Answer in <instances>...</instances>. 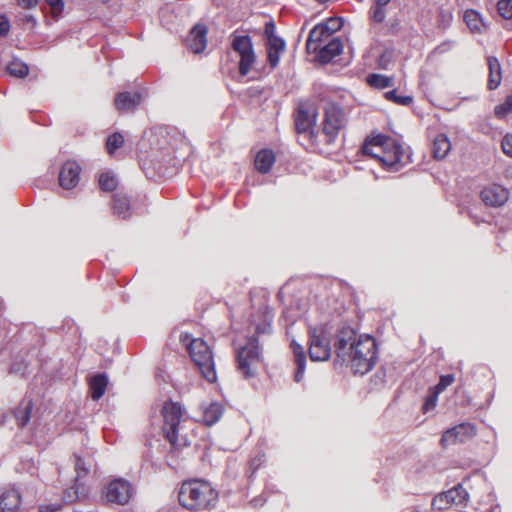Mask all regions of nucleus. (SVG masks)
I'll list each match as a JSON object with an SVG mask.
<instances>
[{
  "mask_svg": "<svg viewBox=\"0 0 512 512\" xmlns=\"http://www.w3.org/2000/svg\"><path fill=\"white\" fill-rule=\"evenodd\" d=\"M480 197L487 206L500 207L508 201L509 191L501 185L492 184L481 191Z\"/></svg>",
  "mask_w": 512,
  "mask_h": 512,
  "instance_id": "ddd939ff",
  "label": "nucleus"
},
{
  "mask_svg": "<svg viewBox=\"0 0 512 512\" xmlns=\"http://www.w3.org/2000/svg\"><path fill=\"white\" fill-rule=\"evenodd\" d=\"M387 137L388 136L378 134L371 139H367L362 146V153L378 160L381 163L385 149L384 144H386Z\"/></svg>",
  "mask_w": 512,
  "mask_h": 512,
  "instance_id": "f3484780",
  "label": "nucleus"
},
{
  "mask_svg": "<svg viewBox=\"0 0 512 512\" xmlns=\"http://www.w3.org/2000/svg\"><path fill=\"white\" fill-rule=\"evenodd\" d=\"M385 373L382 370H379L375 373L373 381L376 385L385 383Z\"/></svg>",
  "mask_w": 512,
  "mask_h": 512,
  "instance_id": "864d4df0",
  "label": "nucleus"
},
{
  "mask_svg": "<svg viewBox=\"0 0 512 512\" xmlns=\"http://www.w3.org/2000/svg\"><path fill=\"white\" fill-rule=\"evenodd\" d=\"M321 24L323 25L326 32L332 36V34L342 28L343 19L341 17H331Z\"/></svg>",
  "mask_w": 512,
  "mask_h": 512,
  "instance_id": "4c0bfd02",
  "label": "nucleus"
},
{
  "mask_svg": "<svg viewBox=\"0 0 512 512\" xmlns=\"http://www.w3.org/2000/svg\"><path fill=\"white\" fill-rule=\"evenodd\" d=\"M99 185L104 191H112L117 186V180L114 175L104 172L99 176Z\"/></svg>",
  "mask_w": 512,
  "mask_h": 512,
  "instance_id": "c9c22d12",
  "label": "nucleus"
},
{
  "mask_svg": "<svg viewBox=\"0 0 512 512\" xmlns=\"http://www.w3.org/2000/svg\"><path fill=\"white\" fill-rule=\"evenodd\" d=\"M275 162V154L270 149L260 150L254 160V165L257 171L260 173H268Z\"/></svg>",
  "mask_w": 512,
  "mask_h": 512,
  "instance_id": "5701e85b",
  "label": "nucleus"
},
{
  "mask_svg": "<svg viewBox=\"0 0 512 512\" xmlns=\"http://www.w3.org/2000/svg\"><path fill=\"white\" fill-rule=\"evenodd\" d=\"M290 347L292 349V352L294 354V360L296 364V372L294 375L295 382L299 383L305 373V366H306V356L303 347L297 343L295 340H293L290 344Z\"/></svg>",
  "mask_w": 512,
  "mask_h": 512,
  "instance_id": "a211bd4d",
  "label": "nucleus"
},
{
  "mask_svg": "<svg viewBox=\"0 0 512 512\" xmlns=\"http://www.w3.org/2000/svg\"><path fill=\"white\" fill-rule=\"evenodd\" d=\"M108 385V379L104 374H98L90 380L91 397L94 400H99L105 393Z\"/></svg>",
  "mask_w": 512,
  "mask_h": 512,
  "instance_id": "a878e982",
  "label": "nucleus"
},
{
  "mask_svg": "<svg viewBox=\"0 0 512 512\" xmlns=\"http://www.w3.org/2000/svg\"><path fill=\"white\" fill-rule=\"evenodd\" d=\"M497 9L504 19H512V0H499L497 3Z\"/></svg>",
  "mask_w": 512,
  "mask_h": 512,
  "instance_id": "79ce46f5",
  "label": "nucleus"
},
{
  "mask_svg": "<svg viewBox=\"0 0 512 512\" xmlns=\"http://www.w3.org/2000/svg\"><path fill=\"white\" fill-rule=\"evenodd\" d=\"M501 146L504 154L512 158V134L503 137Z\"/></svg>",
  "mask_w": 512,
  "mask_h": 512,
  "instance_id": "a18cd8bd",
  "label": "nucleus"
},
{
  "mask_svg": "<svg viewBox=\"0 0 512 512\" xmlns=\"http://www.w3.org/2000/svg\"><path fill=\"white\" fill-rule=\"evenodd\" d=\"M391 0H374L379 6H387Z\"/></svg>",
  "mask_w": 512,
  "mask_h": 512,
  "instance_id": "4d7b16f0",
  "label": "nucleus"
},
{
  "mask_svg": "<svg viewBox=\"0 0 512 512\" xmlns=\"http://www.w3.org/2000/svg\"><path fill=\"white\" fill-rule=\"evenodd\" d=\"M384 152L382 158V166L388 171L397 172L402 166V158L404 151L402 146L394 139L387 137L384 144Z\"/></svg>",
  "mask_w": 512,
  "mask_h": 512,
  "instance_id": "9b49d317",
  "label": "nucleus"
},
{
  "mask_svg": "<svg viewBox=\"0 0 512 512\" xmlns=\"http://www.w3.org/2000/svg\"><path fill=\"white\" fill-rule=\"evenodd\" d=\"M476 434V428L472 423L463 422L447 429L441 437L442 446L446 447L457 442H464Z\"/></svg>",
  "mask_w": 512,
  "mask_h": 512,
  "instance_id": "f8f14e48",
  "label": "nucleus"
},
{
  "mask_svg": "<svg viewBox=\"0 0 512 512\" xmlns=\"http://www.w3.org/2000/svg\"><path fill=\"white\" fill-rule=\"evenodd\" d=\"M113 210L121 218L129 215V201L125 196L115 195L113 198Z\"/></svg>",
  "mask_w": 512,
  "mask_h": 512,
  "instance_id": "c756f323",
  "label": "nucleus"
},
{
  "mask_svg": "<svg viewBox=\"0 0 512 512\" xmlns=\"http://www.w3.org/2000/svg\"><path fill=\"white\" fill-rule=\"evenodd\" d=\"M309 343V356L312 361H326L330 358V339L323 326L309 329Z\"/></svg>",
  "mask_w": 512,
  "mask_h": 512,
  "instance_id": "6e6552de",
  "label": "nucleus"
},
{
  "mask_svg": "<svg viewBox=\"0 0 512 512\" xmlns=\"http://www.w3.org/2000/svg\"><path fill=\"white\" fill-rule=\"evenodd\" d=\"M50 8L51 16L54 20H59L65 9L64 0H44Z\"/></svg>",
  "mask_w": 512,
  "mask_h": 512,
  "instance_id": "f704fd0d",
  "label": "nucleus"
},
{
  "mask_svg": "<svg viewBox=\"0 0 512 512\" xmlns=\"http://www.w3.org/2000/svg\"><path fill=\"white\" fill-rule=\"evenodd\" d=\"M40 0H16L17 5L25 10H32L35 9Z\"/></svg>",
  "mask_w": 512,
  "mask_h": 512,
  "instance_id": "de8ad7c7",
  "label": "nucleus"
},
{
  "mask_svg": "<svg viewBox=\"0 0 512 512\" xmlns=\"http://www.w3.org/2000/svg\"><path fill=\"white\" fill-rule=\"evenodd\" d=\"M447 492H453V494L448 498L450 506H455L458 509H462L468 505L469 494L461 484L456 485Z\"/></svg>",
  "mask_w": 512,
  "mask_h": 512,
  "instance_id": "393cba45",
  "label": "nucleus"
},
{
  "mask_svg": "<svg viewBox=\"0 0 512 512\" xmlns=\"http://www.w3.org/2000/svg\"><path fill=\"white\" fill-rule=\"evenodd\" d=\"M487 66L489 71L488 89L495 90L501 83L502 70L499 60L494 56L487 57Z\"/></svg>",
  "mask_w": 512,
  "mask_h": 512,
  "instance_id": "aec40b11",
  "label": "nucleus"
},
{
  "mask_svg": "<svg viewBox=\"0 0 512 512\" xmlns=\"http://www.w3.org/2000/svg\"><path fill=\"white\" fill-rule=\"evenodd\" d=\"M263 455L259 456V457H255L253 458L250 463H249V470L251 471V474L250 476H252L256 471L257 469L262 465L263 463Z\"/></svg>",
  "mask_w": 512,
  "mask_h": 512,
  "instance_id": "8fccbe9b",
  "label": "nucleus"
},
{
  "mask_svg": "<svg viewBox=\"0 0 512 512\" xmlns=\"http://www.w3.org/2000/svg\"><path fill=\"white\" fill-rule=\"evenodd\" d=\"M180 505L191 512L211 511L219 502V492L204 479L184 481L178 492Z\"/></svg>",
  "mask_w": 512,
  "mask_h": 512,
  "instance_id": "7ed1b4c3",
  "label": "nucleus"
},
{
  "mask_svg": "<svg viewBox=\"0 0 512 512\" xmlns=\"http://www.w3.org/2000/svg\"><path fill=\"white\" fill-rule=\"evenodd\" d=\"M24 21L27 23V24H30L32 27H35L36 24H37V20L34 16L32 15H26L24 17Z\"/></svg>",
  "mask_w": 512,
  "mask_h": 512,
  "instance_id": "6e6d98bb",
  "label": "nucleus"
},
{
  "mask_svg": "<svg viewBox=\"0 0 512 512\" xmlns=\"http://www.w3.org/2000/svg\"><path fill=\"white\" fill-rule=\"evenodd\" d=\"M230 41L233 52L239 57V74L245 77L249 74L256 62L252 39L247 34H237L234 32L230 35Z\"/></svg>",
  "mask_w": 512,
  "mask_h": 512,
  "instance_id": "423d86ee",
  "label": "nucleus"
},
{
  "mask_svg": "<svg viewBox=\"0 0 512 512\" xmlns=\"http://www.w3.org/2000/svg\"><path fill=\"white\" fill-rule=\"evenodd\" d=\"M124 138L119 133L110 135L107 139L106 146L109 154H113L118 148L122 146Z\"/></svg>",
  "mask_w": 512,
  "mask_h": 512,
  "instance_id": "58836bf2",
  "label": "nucleus"
},
{
  "mask_svg": "<svg viewBox=\"0 0 512 512\" xmlns=\"http://www.w3.org/2000/svg\"><path fill=\"white\" fill-rule=\"evenodd\" d=\"M21 497L17 490L8 489L0 497L1 512H15L20 505Z\"/></svg>",
  "mask_w": 512,
  "mask_h": 512,
  "instance_id": "412c9836",
  "label": "nucleus"
},
{
  "mask_svg": "<svg viewBox=\"0 0 512 512\" xmlns=\"http://www.w3.org/2000/svg\"><path fill=\"white\" fill-rule=\"evenodd\" d=\"M313 52L317 54L320 62L328 63L343 51V44L339 38H332L324 45H314Z\"/></svg>",
  "mask_w": 512,
  "mask_h": 512,
  "instance_id": "dca6fc26",
  "label": "nucleus"
},
{
  "mask_svg": "<svg viewBox=\"0 0 512 512\" xmlns=\"http://www.w3.org/2000/svg\"><path fill=\"white\" fill-rule=\"evenodd\" d=\"M438 17L440 19L441 25H448L450 20L452 19V14L448 10L440 9Z\"/></svg>",
  "mask_w": 512,
  "mask_h": 512,
  "instance_id": "3c124183",
  "label": "nucleus"
},
{
  "mask_svg": "<svg viewBox=\"0 0 512 512\" xmlns=\"http://www.w3.org/2000/svg\"><path fill=\"white\" fill-rule=\"evenodd\" d=\"M385 7L374 2L368 12L369 18L375 23H382L386 17Z\"/></svg>",
  "mask_w": 512,
  "mask_h": 512,
  "instance_id": "e433bc0d",
  "label": "nucleus"
},
{
  "mask_svg": "<svg viewBox=\"0 0 512 512\" xmlns=\"http://www.w3.org/2000/svg\"><path fill=\"white\" fill-rule=\"evenodd\" d=\"M273 311L267 305H261L251 315V325L255 327V334L247 337L245 343L233 341L238 372L244 378H252L257 373V367L262 362V348L259 336L272 333Z\"/></svg>",
  "mask_w": 512,
  "mask_h": 512,
  "instance_id": "f257e3e1",
  "label": "nucleus"
},
{
  "mask_svg": "<svg viewBox=\"0 0 512 512\" xmlns=\"http://www.w3.org/2000/svg\"><path fill=\"white\" fill-rule=\"evenodd\" d=\"M7 71L12 76L23 78L28 75L29 68L27 64L20 59H13L7 65Z\"/></svg>",
  "mask_w": 512,
  "mask_h": 512,
  "instance_id": "c85d7f7f",
  "label": "nucleus"
},
{
  "mask_svg": "<svg viewBox=\"0 0 512 512\" xmlns=\"http://www.w3.org/2000/svg\"><path fill=\"white\" fill-rule=\"evenodd\" d=\"M368 83L372 87L384 89L392 86V79L381 74H370L368 76Z\"/></svg>",
  "mask_w": 512,
  "mask_h": 512,
  "instance_id": "2f4dec72",
  "label": "nucleus"
},
{
  "mask_svg": "<svg viewBox=\"0 0 512 512\" xmlns=\"http://www.w3.org/2000/svg\"><path fill=\"white\" fill-rule=\"evenodd\" d=\"M387 33L390 35L398 36L403 31V26L400 19L390 18L386 23Z\"/></svg>",
  "mask_w": 512,
  "mask_h": 512,
  "instance_id": "37998d69",
  "label": "nucleus"
},
{
  "mask_svg": "<svg viewBox=\"0 0 512 512\" xmlns=\"http://www.w3.org/2000/svg\"><path fill=\"white\" fill-rule=\"evenodd\" d=\"M453 492H443L441 494L436 495L431 503L433 510L442 511L450 507L448 498L451 496Z\"/></svg>",
  "mask_w": 512,
  "mask_h": 512,
  "instance_id": "72a5a7b5",
  "label": "nucleus"
},
{
  "mask_svg": "<svg viewBox=\"0 0 512 512\" xmlns=\"http://www.w3.org/2000/svg\"><path fill=\"white\" fill-rule=\"evenodd\" d=\"M439 392L433 389L432 387L429 388L428 393L424 399V403L422 405V411L423 413H428L429 411L433 410L438 401Z\"/></svg>",
  "mask_w": 512,
  "mask_h": 512,
  "instance_id": "473e14b6",
  "label": "nucleus"
},
{
  "mask_svg": "<svg viewBox=\"0 0 512 512\" xmlns=\"http://www.w3.org/2000/svg\"><path fill=\"white\" fill-rule=\"evenodd\" d=\"M133 494L134 489L127 480L116 478L109 482L103 495L110 503L125 505L130 501Z\"/></svg>",
  "mask_w": 512,
  "mask_h": 512,
  "instance_id": "9d476101",
  "label": "nucleus"
},
{
  "mask_svg": "<svg viewBox=\"0 0 512 512\" xmlns=\"http://www.w3.org/2000/svg\"><path fill=\"white\" fill-rule=\"evenodd\" d=\"M464 21L471 31H480L482 19L476 10L470 9L465 11Z\"/></svg>",
  "mask_w": 512,
  "mask_h": 512,
  "instance_id": "7c9ffc66",
  "label": "nucleus"
},
{
  "mask_svg": "<svg viewBox=\"0 0 512 512\" xmlns=\"http://www.w3.org/2000/svg\"><path fill=\"white\" fill-rule=\"evenodd\" d=\"M222 414V405L218 402H212L203 411V421L207 426H212L221 419Z\"/></svg>",
  "mask_w": 512,
  "mask_h": 512,
  "instance_id": "bb28decb",
  "label": "nucleus"
},
{
  "mask_svg": "<svg viewBox=\"0 0 512 512\" xmlns=\"http://www.w3.org/2000/svg\"><path fill=\"white\" fill-rule=\"evenodd\" d=\"M451 150V143L445 134H439L435 137L432 146L433 157L437 160L444 159Z\"/></svg>",
  "mask_w": 512,
  "mask_h": 512,
  "instance_id": "b1692460",
  "label": "nucleus"
},
{
  "mask_svg": "<svg viewBox=\"0 0 512 512\" xmlns=\"http://www.w3.org/2000/svg\"><path fill=\"white\" fill-rule=\"evenodd\" d=\"M76 468H77V469H80V460H78V461H77V463H76Z\"/></svg>",
  "mask_w": 512,
  "mask_h": 512,
  "instance_id": "bf43d9fd",
  "label": "nucleus"
},
{
  "mask_svg": "<svg viewBox=\"0 0 512 512\" xmlns=\"http://www.w3.org/2000/svg\"><path fill=\"white\" fill-rule=\"evenodd\" d=\"M385 98L389 101H393L396 104L404 106L410 105L413 102V98L411 96H399L397 95L396 90L386 92Z\"/></svg>",
  "mask_w": 512,
  "mask_h": 512,
  "instance_id": "ea45409f",
  "label": "nucleus"
},
{
  "mask_svg": "<svg viewBox=\"0 0 512 512\" xmlns=\"http://www.w3.org/2000/svg\"><path fill=\"white\" fill-rule=\"evenodd\" d=\"M80 166L74 161L63 164L59 173V183L64 189L74 188L80 180Z\"/></svg>",
  "mask_w": 512,
  "mask_h": 512,
  "instance_id": "2eb2a0df",
  "label": "nucleus"
},
{
  "mask_svg": "<svg viewBox=\"0 0 512 512\" xmlns=\"http://www.w3.org/2000/svg\"><path fill=\"white\" fill-rule=\"evenodd\" d=\"M9 28L10 24L8 19L5 16L0 15V37L5 36L8 33Z\"/></svg>",
  "mask_w": 512,
  "mask_h": 512,
  "instance_id": "603ef678",
  "label": "nucleus"
},
{
  "mask_svg": "<svg viewBox=\"0 0 512 512\" xmlns=\"http://www.w3.org/2000/svg\"><path fill=\"white\" fill-rule=\"evenodd\" d=\"M141 102L139 93L122 92L115 98V106L120 111H129L138 106Z\"/></svg>",
  "mask_w": 512,
  "mask_h": 512,
  "instance_id": "4be33fe9",
  "label": "nucleus"
},
{
  "mask_svg": "<svg viewBox=\"0 0 512 512\" xmlns=\"http://www.w3.org/2000/svg\"><path fill=\"white\" fill-rule=\"evenodd\" d=\"M161 414L163 416V432L166 439L174 447L188 445L187 436L183 433V423L188 419L184 409L178 402H165Z\"/></svg>",
  "mask_w": 512,
  "mask_h": 512,
  "instance_id": "20e7f679",
  "label": "nucleus"
},
{
  "mask_svg": "<svg viewBox=\"0 0 512 512\" xmlns=\"http://www.w3.org/2000/svg\"><path fill=\"white\" fill-rule=\"evenodd\" d=\"M207 28L204 25H195L186 38L187 48L194 54L203 52L207 46Z\"/></svg>",
  "mask_w": 512,
  "mask_h": 512,
  "instance_id": "4468645a",
  "label": "nucleus"
},
{
  "mask_svg": "<svg viewBox=\"0 0 512 512\" xmlns=\"http://www.w3.org/2000/svg\"><path fill=\"white\" fill-rule=\"evenodd\" d=\"M180 341L186 346L195 365L200 369L203 377L209 381L216 380V372L208 345L200 338H193L190 334H181Z\"/></svg>",
  "mask_w": 512,
  "mask_h": 512,
  "instance_id": "39448f33",
  "label": "nucleus"
},
{
  "mask_svg": "<svg viewBox=\"0 0 512 512\" xmlns=\"http://www.w3.org/2000/svg\"><path fill=\"white\" fill-rule=\"evenodd\" d=\"M266 46L268 63L274 69L279 63L280 54L285 50V41L282 38H272L271 42L266 43Z\"/></svg>",
  "mask_w": 512,
  "mask_h": 512,
  "instance_id": "6ab92c4d",
  "label": "nucleus"
},
{
  "mask_svg": "<svg viewBox=\"0 0 512 512\" xmlns=\"http://www.w3.org/2000/svg\"><path fill=\"white\" fill-rule=\"evenodd\" d=\"M316 119V109L308 103H300L294 116L295 129L297 133L306 135L312 139L314 137Z\"/></svg>",
  "mask_w": 512,
  "mask_h": 512,
  "instance_id": "1a4fd4ad",
  "label": "nucleus"
},
{
  "mask_svg": "<svg viewBox=\"0 0 512 512\" xmlns=\"http://www.w3.org/2000/svg\"><path fill=\"white\" fill-rule=\"evenodd\" d=\"M275 30L276 27L274 22L270 21L265 24L264 34L266 36L267 42H271L272 38H279L278 36L275 35Z\"/></svg>",
  "mask_w": 512,
  "mask_h": 512,
  "instance_id": "49530a36",
  "label": "nucleus"
},
{
  "mask_svg": "<svg viewBox=\"0 0 512 512\" xmlns=\"http://www.w3.org/2000/svg\"><path fill=\"white\" fill-rule=\"evenodd\" d=\"M331 35L326 32L322 24L316 25L309 33L307 39V49L313 50L314 45H321L322 42L330 38Z\"/></svg>",
  "mask_w": 512,
  "mask_h": 512,
  "instance_id": "cd10ccee",
  "label": "nucleus"
},
{
  "mask_svg": "<svg viewBox=\"0 0 512 512\" xmlns=\"http://www.w3.org/2000/svg\"><path fill=\"white\" fill-rule=\"evenodd\" d=\"M342 363H349L354 374L368 373L377 360V344L370 335H360L350 327L342 328L334 343Z\"/></svg>",
  "mask_w": 512,
  "mask_h": 512,
  "instance_id": "f03ea898",
  "label": "nucleus"
},
{
  "mask_svg": "<svg viewBox=\"0 0 512 512\" xmlns=\"http://www.w3.org/2000/svg\"><path fill=\"white\" fill-rule=\"evenodd\" d=\"M346 124V116L343 109L335 103H328L324 108L322 132L326 136V142L331 144L337 138L340 130Z\"/></svg>",
  "mask_w": 512,
  "mask_h": 512,
  "instance_id": "0eeeda50",
  "label": "nucleus"
},
{
  "mask_svg": "<svg viewBox=\"0 0 512 512\" xmlns=\"http://www.w3.org/2000/svg\"><path fill=\"white\" fill-rule=\"evenodd\" d=\"M31 406L27 405L21 415L17 416L18 422L21 426L26 425L30 420Z\"/></svg>",
  "mask_w": 512,
  "mask_h": 512,
  "instance_id": "09e8293b",
  "label": "nucleus"
},
{
  "mask_svg": "<svg viewBox=\"0 0 512 512\" xmlns=\"http://www.w3.org/2000/svg\"><path fill=\"white\" fill-rule=\"evenodd\" d=\"M509 113H512V94L507 96L504 103L495 107V115L499 118H503Z\"/></svg>",
  "mask_w": 512,
  "mask_h": 512,
  "instance_id": "a19ab883",
  "label": "nucleus"
},
{
  "mask_svg": "<svg viewBox=\"0 0 512 512\" xmlns=\"http://www.w3.org/2000/svg\"><path fill=\"white\" fill-rule=\"evenodd\" d=\"M60 508L59 505H45V506H40V509H39V512H56L58 511Z\"/></svg>",
  "mask_w": 512,
  "mask_h": 512,
  "instance_id": "5fc2aeb1",
  "label": "nucleus"
},
{
  "mask_svg": "<svg viewBox=\"0 0 512 512\" xmlns=\"http://www.w3.org/2000/svg\"><path fill=\"white\" fill-rule=\"evenodd\" d=\"M251 503H252L254 506L262 505L258 499H253V500L251 501Z\"/></svg>",
  "mask_w": 512,
  "mask_h": 512,
  "instance_id": "13d9d810",
  "label": "nucleus"
},
{
  "mask_svg": "<svg viewBox=\"0 0 512 512\" xmlns=\"http://www.w3.org/2000/svg\"><path fill=\"white\" fill-rule=\"evenodd\" d=\"M455 378L452 374L442 375L440 376L439 382L433 386L432 388L438 391L439 393L443 392L449 385L454 382Z\"/></svg>",
  "mask_w": 512,
  "mask_h": 512,
  "instance_id": "c03bdc74",
  "label": "nucleus"
}]
</instances>
